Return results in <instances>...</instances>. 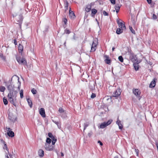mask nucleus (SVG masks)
Listing matches in <instances>:
<instances>
[{
  "label": "nucleus",
  "mask_w": 158,
  "mask_h": 158,
  "mask_svg": "<svg viewBox=\"0 0 158 158\" xmlns=\"http://www.w3.org/2000/svg\"><path fill=\"white\" fill-rule=\"evenodd\" d=\"M19 77L16 75H15L12 77L10 80H9L7 81H5L4 82L5 86L7 87L9 92L14 91V89L15 87L14 85L13 84V82H12L13 79H14L16 80V81H18V89L19 90H20L21 84V82L19 81Z\"/></svg>",
  "instance_id": "1"
},
{
  "label": "nucleus",
  "mask_w": 158,
  "mask_h": 158,
  "mask_svg": "<svg viewBox=\"0 0 158 158\" xmlns=\"http://www.w3.org/2000/svg\"><path fill=\"white\" fill-rule=\"evenodd\" d=\"M18 93L17 91L15 90L14 91L9 92L7 96L9 102L15 106H16V97Z\"/></svg>",
  "instance_id": "2"
},
{
  "label": "nucleus",
  "mask_w": 158,
  "mask_h": 158,
  "mask_svg": "<svg viewBox=\"0 0 158 158\" xmlns=\"http://www.w3.org/2000/svg\"><path fill=\"white\" fill-rule=\"evenodd\" d=\"M117 22L119 27L117 29L116 32L117 34H120L126 30V27L124 23L120 22L118 20H117Z\"/></svg>",
  "instance_id": "3"
},
{
  "label": "nucleus",
  "mask_w": 158,
  "mask_h": 158,
  "mask_svg": "<svg viewBox=\"0 0 158 158\" xmlns=\"http://www.w3.org/2000/svg\"><path fill=\"white\" fill-rule=\"evenodd\" d=\"M98 44V40L97 39H95L93 41L92 45L91 47V52H94L97 48V46Z\"/></svg>",
  "instance_id": "4"
},
{
  "label": "nucleus",
  "mask_w": 158,
  "mask_h": 158,
  "mask_svg": "<svg viewBox=\"0 0 158 158\" xmlns=\"http://www.w3.org/2000/svg\"><path fill=\"white\" fill-rule=\"evenodd\" d=\"M112 120L111 119L109 120L107 122H104L103 123H102L100 126V128L103 129L109 125L112 122Z\"/></svg>",
  "instance_id": "5"
},
{
  "label": "nucleus",
  "mask_w": 158,
  "mask_h": 158,
  "mask_svg": "<svg viewBox=\"0 0 158 158\" xmlns=\"http://www.w3.org/2000/svg\"><path fill=\"white\" fill-rule=\"evenodd\" d=\"M130 58L133 62L137 63V64H139L140 62V61L138 60L136 56L134 55L133 53L131 54Z\"/></svg>",
  "instance_id": "6"
},
{
  "label": "nucleus",
  "mask_w": 158,
  "mask_h": 158,
  "mask_svg": "<svg viewBox=\"0 0 158 158\" xmlns=\"http://www.w3.org/2000/svg\"><path fill=\"white\" fill-rule=\"evenodd\" d=\"M16 59L18 62L19 64H26V61L24 58H21L17 56H16Z\"/></svg>",
  "instance_id": "7"
},
{
  "label": "nucleus",
  "mask_w": 158,
  "mask_h": 158,
  "mask_svg": "<svg viewBox=\"0 0 158 158\" xmlns=\"http://www.w3.org/2000/svg\"><path fill=\"white\" fill-rule=\"evenodd\" d=\"M44 148L47 151H52L54 148V146L52 145H51L50 144H45L44 146Z\"/></svg>",
  "instance_id": "8"
},
{
  "label": "nucleus",
  "mask_w": 158,
  "mask_h": 158,
  "mask_svg": "<svg viewBox=\"0 0 158 158\" xmlns=\"http://www.w3.org/2000/svg\"><path fill=\"white\" fill-rule=\"evenodd\" d=\"M9 118L11 122H15L17 119L16 116L11 113H10L9 114Z\"/></svg>",
  "instance_id": "9"
},
{
  "label": "nucleus",
  "mask_w": 158,
  "mask_h": 158,
  "mask_svg": "<svg viewBox=\"0 0 158 158\" xmlns=\"http://www.w3.org/2000/svg\"><path fill=\"white\" fill-rule=\"evenodd\" d=\"M6 128L7 131V134L8 135L11 137H14L15 135L13 131H11L10 128L9 127H6Z\"/></svg>",
  "instance_id": "10"
},
{
  "label": "nucleus",
  "mask_w": 158,
  "mask_h": 158,
  "mask_svg": "<svg viewBox=\"0 0 158 158\" xmlns=\"http://www.w3.org/2000/svg\"><path fill=\"white\" fill-rule=\"evenodd\" d=\"M121 94V92L119 89L116 90L113 93L112 95L113 97H118Z\"/></svg>",
  "instance_id": "11"
},
{
  "label": "nucleus",
  "mask_w": 158,
  "mask_h": 158,
  "mask_svg": "<svg viewBox=\"0 0 158 158\" xmlns=\"http://www.w3.org/2000/svg\"><path fill=\"white\" fill-rule=\"evenodd\" d=\"M133 93L136 96H139L141 92L138 89H135L133 90Z\"/></svg>",
  "instance_id": "12"
},
{
  "label": "nucleus",
  "mask_w": 158,
  "mask_h": 158,
  "mask_svg": "<svg viewBox=\"0 0 158 158\" xmlns=\"http://www.w3.org/2000/svg\"><path fill=\"white\" fill-rule=\"evenodd\" d=\"M39 112L43 118L46 117L44 109V108H41L39 110Z\"/></svg>",
  "instance_id": "13"
},
{
  "label": "nucleus",
  "mask_w": 158,
  "mask_h": 158,
  "mask_svg": "<svg viewBox=\"0 0 158 158\" xmlns=\"http://www.w3.org/2000/svg\"><path fill=\"white\" fill-rule=\"evenodd\" d=\"M69 16L71 19H74L75 18L74 13L71 11L70 8L69 10Z\"/></svg>",
  "instance_id": "14"
},
{
  "label": "nucleus",
  "mask_w": 158,
  "mask_h": 158,
  "mask_svg": "<svg viewBox=\"0 0 158 158\" xmlns=\"http://www.w3.org/2000/svg\"><path fill=\"white\" fill-rule=\"evenodd\" d=\"M156 78H154V79L152 81L151 83H150L149 87L150 88H154L156 85Z\"/></svg>",
  "instance_id": "15"
},
{
  "label": "nucleus",
  "mask_w": 158,
  "mask_h": 158,
  "mask_svg": "<svg viewBox=\"0 0 158 158\" xmlns=\"http://www.w3.org/2000/svg\"><path fill=\"white\" fill-rule=\"evenodd\" d=\"M104 57L105 58L104 60L105 63L108 64H110V63L111 60L109 59V56L107 55H105L104 56Z\"/></svg>",
  "instance_id": "16"
},
{
  "label": "nucleus",
  "mask_w": 158,
  "mask_h": 158,
  "mask_svg": "<svg viewBox=\"0 0 158 158\" xmlns=\"http://www.w3.org/2000/svg\"><path fill=\"white\" fill-rule=\"evenodd\" d=\"M92 4L90 3L86 6L85 10L87 12H89L91 9Z\"/></svg>",
  "instance_id": "17"
},
{
  "label": "nucleus",
  "mask_w": 158,
  "mask_h": 158,
  "mask_svg": "<svg viewBox=\"0 0 158 158\" xmlns=\"http://www.w3.org/2000/svg\"><path fill=\"white\" fill-rule=\"evenodd\" d=\"M116 123L118 125L119 129L120 130H122L123 128V126L121 123V121L119 120L118 118Z\"/></svg>",
  "instance_id": "18"
},
{
  "label": "nucleus",
  "mask_w": 158,
  "mask_h": 158,
  "mask_svg": "<svg viewBox=\"0 0 158 158\" xmlns=\"http://www.w3.org/2000/svg\"><path fill=\"white\" fill-rule=\"evenodd\" d=\"M38 154L40 157H42L44 156V151L43 150L40 149L38 151Z\"/></svg>",
  "instance_id": "19"
},
{
  "label": "nucleus",
  "mask_w": 158,
  "mask_h": 158,
  "mask_svg": "<svg viewBox=\"0 0 158 158\" xmlns=\"http://www.w3.org/2000/svg\"><path fill=\"white\" fill-rule=\"evenodd\" d=\"M121 6L118 4H116L115 6V9L117 13H118L119 11Z\"/></svg>",
  "instance_id": "20"
},
{
  "label": "nucleus",
  "mask_w": 158,
  "mask_h": 158,
  "mask_svg": "<svg viewBox=\"0 0 158 158\" xmlns=\"http://www.w3.org/2000/svg\"><path fill=\"white\" fill-rule=\"evenodd\" d=\"M97 10L95 9H93L91 10V16L92 17L94 16L95 14L97 13Z\"/></svg>",
  "instance_id": "21"
},
{
  "label": "nucleus",
  "mask_w": 158,
  "mask_h": 158,
  "mask_svg": "<svg viewBox=\"0 0 158 158\" xmlns=\"http://www.w3.org/2000/svg\"><path fill=\"white\" fill-rule=\"evenodd\" d=\"M24 10V8H21L20 9V13L21 15H19V16L21 18V19H20V21H22L23 20V18H22V14H23V12Z\"/></svg>",
  "instance_id": "22"
},
{
  "label": "nucleus",
  "mask_w": 158,
  "mask_h": 158,
  "mask_svg": "<svg viewBox=\"0 0 158 158\" xmlns=\"http://www.w3.org/2000/svg\"><path fill=\"white\" fill-rule=\"evenodd\" d=\"M64 8H65V11H66L68 9L69 3L66 0L64 1Z\"/></svg>",
  "instance_id": "23"
},
{
  "label": "nucleus",
  "mask_w": 158,
  "mask_h": 158,
  "mask_svg": "<svg viewBox=\"0 0 158 158\" xmlns=\"http://www.w3.org/2000/svg\"><path fill=\"white\" fill-rule=\"evenodd\" d=\"M27 101L28 104L31 108L32 105V101L30 98H27Z\"/></svg>",
  "instance_id": "24"
},
{
  "label": "nucleus",
  "mask_w": 158,
  "mask_h": 158,
  "mask_svg": "<svg viewBox=\"0 0 158 158\" xmlns=\"http://www.w3.org/2000/svg\"><path fill=\"white\" fill-rule=\"evenodd\" d=\"M133 65L135 70L136 71L138 70L139 68L138 64H137V63H134Z\"/></svg>",
  "instance_id": "25"
},
{
  "label": "nucleus",
  "mask_w": 158,
  "mask_h": 158,
  "mask_svg": "<svg viewBox=\"0 0 158 158\" xmlns=\"http://www.w3.org/2000/svg\"><path fill=\"white\" fill-rule=\"evenodd\" d=\"M95 83H94L93 84L89 83V88L91 90L94 89L95 88L94 86V84Z\"/></svg>",
  "instance_id": "26"
},
{
  "label": "nucleus",
  "mask_w": 158,
  "mask_h": 158,
  "mask_svg": "<svg viewBox=\"0 0 158 158\" xmlns=\"http://www.w3.org/2000/svg\"><path fill=\"white\" fill-rule=\"evenodd\" d=\"M6 88L4 86H0V91L1 92H4Z\"/></svg>",
  "instance_id": "27"
},
{
  "label": "nucleus",
  "mask_w": 158,
  "mask_h": 158,
  "mask_svg": "<svg viewBox=\"0 0 158 158\" xmlns=\"http://www.w3.org/2000/svg\"><path fill=\"white\" fill-rule=\"evenodd\" d=\"M89 123L88 122H86L84 124V128L83 131L84 132L85 129H86V127H88L89 125Z\"/></svg>",
  "instance_id": "28"
},
{
  "label": "nucleus",
  "mask_w": 158,
  "mask_h": 158,
  "mask_svg": "<svg viewBox=\"0 0 158 158\" xmlns=\"http://www.w3.org/2000/svg\"><path fill=\"white\" fill-rule=\"evenodd\" d=\"M23 89H21L20 90V97L21 98H22L23 97Z\"/></svg>",
  "instance_id": "29"
},
{
  "label": "nucleus",
  "mask_w": 158,
  "mask_h": 158,
  "mask_svg": "<svg viewBox=\"0 0 158 158\" xmlns=\"http://www.w3.org/2000/svg\"><path fill=\"white\" fill-rule=\"evenodd\" d=\"M23 47L21 45H20L18 47L19 50V52H21L23 51Z\"/></svg>",
  "instance_id": "30"
},
{
  "label": "nucleus",
  "mask_w": 158,
  "mask_h": 158,
  "mask_svg": "<svg viewBox=\"0 0 158 158\" xmlns=\"http://www.w3.org/2000/svg\"><path fill=\"white\" fill-rule=\"evenodd\" d=\"M3 102L5 105H7L8 103V101L7 99L4 98L3 99Z\"/></svg>",
  "instance_id": "31"
},
{
  "label": "nucleus",
  "mask_w": 158,
  "mask_h": 158,
  "mask_svg": "<svg viewBox=\"0 0 158 158\" xmlns=\"http://www.w3.org/2000/svg\"><path fill=\"white\" fill-rule=\"evenodd\" d=\"M118 59L121 62H123V59L122 56H119L118 57Z\"/></svg>",
  "instance_id": "32"
},
{
  "label": "nucleus",
  "mask_w": 158,
  "mask_h": 158,
  "mask_svg": "<svg viewBox=\"0 0 158 158\" xmlns=\"http://www.w3.org/2000/svg\"><path fill=\"white\" fill-rule=\"evenodd\" d=\"M51 140L50 138H47L46 140V144H50L51 142Z\"/></svg>",
  "instance_id": "33"
},
{
  "label": "nucleus",
  "mask_w": 158,
  "mask_h": 158,
  "mask_svg": "<svg viewBox=\"0 0 158 158\" xmlns=\"http://www.w3.org/2000/svg\"><path fill=\"white\" fill-rule=\"evenodd\" d=\"M4 147H3L4 149H6V150L7 151V152L9 153V149L7 148V146L6 143H4Z\"/></svg>",
  "instance_id": "34"
},
{
  "label": "nucleus",
  "mask_w": 158,
  "mask_h": 158,
  "mask_svg": "<svg viewBox=\"0 0 158 158\" xmlns=\"http://www.w3.org/2000/svg\"><path fill=\"white\" fill-rule=\"evenodd\" d=\"M129 29H130L131 31V32L132 33H133L134 34H135V30L133 29V28H132V27H131L130 26Z\"/></svg>",
  "instance_id": "35"
},
{
  "label": "nucleus",
  "mask_w": 158,
  "mask_h": 158,
  "mask_svg": "<svg viewBox=\"0 0 158 158\" xmlns=\"http://www.w3.org/2000/svg\"><path fill=\"white\" fill-rule=\"evenodd\" d=\"M31 92L33 94H35L37 92L36 90L34 88H33L31 90Z\"/></svg>",
  "instance_id": "36"
},
{
  "label": "nucleus",
  "mask_w": 158,
  "mask_h": 158,
  "mask_svg": "<svg viewBox=\"0 0 158 158\" xmlns=\"http://www.w3.org/2000/svg\"><path fill=\"white\" fill-rule=\"evenodd\" d=\"M64 33L67 34H69L70 33V32L69 30L67 29H66L64 30Z\"/></svg>",
  "instance_id": "37"
},
{
  "label": "nucleus",
  "mask_w": 158,
  "mask_h": 158,
  "mask_svg": "<svg viewBox=\"0 0 158 158\" xmlns=\"http://www.w3.org/2000/svg\"><path fill=\"white\" fill-rule=\"evenodd\" d=\"M59 111L60 113H62L64 112V110L62 108H60L59 109Z\"/></svg>",
  "instance_id": "38"
},
{
  "label": "nucleus",
  "mask_w": 158,
  "mask_h": 158,
  "mask_svg": "<svg viewBox=\"0 0 158 158\" xmlns=\"http://www.w3.org/2000/svg\"><path fill=\"white\" fill-rule=\"evenodd\" d=\"M96 97V95L95 94L93 93L91 96V98H95Z\"/></svg>",
  "instance_id": "39"
},
{
  "label": "nucleus",
  "mask_w": 158,
  "mask_h": 158,
  "mask_svg": "<svg viewBox=\"0 0 158 158\" xmlns=\"http://www.w3.org/2000/svg\"><path fill=\"white\" fill-rule=\"evenodd\" d=\"M135 152L136 153L137 156H139V152L138 149H135Z\"/></svg>",
  "instance_id": "40"
},
{
  "label": "nucleus",
  "mask_w": 158,
  "mask_h": 158,
  "mask_svg": "<svg viewBox=\"0 0 158 158\" xmlns=\"http://www.w3.org/2000/svg\"><path fill=\"white\" fill-rule=\"evenodd\" d=\"M48 136L50 138H53V135L51 133H49L48 134Z\"/></svg>",
  "instance_id": "41"
},
{
  "label": "nucleus",
  "mask_w": 158,
  "mask_h": 158,
  "mask_svg": "<svg viewBox=\"0 0 158 158\" xmlns=\"http://www.w3.org/2000/svg\"><path fill=\"white\" fill-rule=\"evenodd\" d=\"M111 3L113 4H115V0H109Z\"/></svg>",
  "instance_id": "42"
},
{
  "label": "nucleus",
  "mask_w": 158,
  "mask_h": 158,
  "mask_svg": "<svg viewBox=\"0 0 158 158\" xmlns=\"http://www.w3.org/2000/svg\"><path fill=\"white\" fill-rule=\"evenodd\" d=\"M93 134L92 131H91L88 133V136L89 137H90Z\"/></svg>",
  "instance_id": "43"
},
{
  "label": "nucleus",
  "mask_w": 158,
  "mask_h": 158,
  "mask_svg": "<svg viewBox=\"0 0 158 158\" xmlns=\"http://www.w3.org/2000/svg\"><path fill=\"white\" fill-rule=\"evenodd\" d=\"M103 15L105 16L108 15V13L105 11H103Z\"/></svg>",
  "instance_id": "44"
},
{
  "label": "nucleus",
  "mask_w": 158,
  "mask_h": 158,
  "mask_svg": "<svg viewBox=\"0 0 158 158\" xmlns=\"http://www.w3.org/2000/svg\"><path fill=\"white\" fill-rule=\"evenodd\" d=\"M57 141V139H56L55 140H52V145H54Z\"/></svg>",
  "instance_id": "45"
},
{
  "label": "nucleus",
  "mask_w": 158,
  "mask_h": 158,
  "mask_svg": "<svg viewBox=\"0 0 158 158\" xmlns=\"http://www.w3.org/2000/svg\"><path fill=\"white\" fill-rule=\"evenodd\" d=\"M152 18L154 19H156L157 18V16L154 14L153 15Z\"/></svg>",
  "instance_id": "46"
},
{
  "label": "nucleus",
  "mask_w": 158,
  "mask_h": 158,
  "mask_svg": "<svg viewBox=\"0 0 158 158\" xmlns=\"http://www.w3.org/2000/svg\"><path fill=\"white\" fill-rule=\"evenodd\" d=\"M52 121L54 123H55L56 124L58 127H59V123L57 122H56V121H54V120H52Z\"/></svg>",
  "instance_id": "47"
},
{
  "label": "nucleus",
  "mask_w": 158,
  "mask_h": 158,
  "mask_svg": "<svg viewBox=\"0 0 158 158\" xmlns=\"http://www.w3.org/2000/svg\"><path fill=\"white\" fill-rule=\"evenodd\" d=\"M63 21H64V23H65V24H66V23H67V20L65 18V19H64Z\"/></svg>",
  "instance_id": "48"
},
{
  "label": "nucleus",
  "mask_w": 158,
  "mask_h": 158,
  "mask_svg": "<svg viewBox=\"0 0 158 158\" xmlns=\"http://www.w3.org/2000/svg\"><path fill=\"white\" fill-rule=\"evenodd\" d=\"M5 156L6 158H9L8 156V155L7 153L6 152L5 154Z\"/></svg>",
  "instance_id": "49"
},
{
  "label": "nucleus",
  "mask_w": 158,
  "mask_h": 158,
  "mask_svg": "<svg viewBox=\"0 0 158 158\" xmlns=\"http://www.w3.org/2000/svg\"><path fill=\"white\" fill-rule=\"evenodd\" d=\"M98 143H99L101 146H102L103 145L102 143L100 141H98Z\"/></svg>",
  "instance_id": "50"
},
{
  "label": "nucleus",
  "mask_w": 158,
  "mask_h": 158,
  "mask_svg": "<svg viewBox=\"0 0 158 158\" xmlns=\"http://www.w3.org/2000/svg\"><path fill=\"white\" fill-rule=\"evenodd\" d=\"M7 154H8V155H9V156H10V158H12V155H11V154H10V153H8L7 152Z\"/></svg>",
  "instance_id": "51"
},
{
  "label": "nucleus",
  "mask_w": 158,
  "mask_h": 158,
  "mask_svg": "<svg viewBox=\"0 0 158 158\" xmlns=\"http://www.w3.org/2000/svg\"><path fill=\"white\" fill-rule=\"evenodd\" d=\"M147 1L149 4H151L152 2V0H147Z\"/></svg>",
  "instance_id": "52"
},
{
  "label": "nucleus",
  "mask_w": 158,
  "mask_h": 158,
  "mask_svg": "<svg viewBox=\"0 0 158 158\" xmlns=\"http://www.w3.org/2000/svg\"><path fill=\"white\" fill-rule=\"evenodd\" d=\"M14 43L15 45H16L17 44V43L16 42V40H14Z\"/></svg>",
  "instance_id": "53"
},
{
  "label": "nucleus",
  "mask_w": 158,
  "mask_h": 158,
  "mask_svg": "<svg viewBox=\"0 0 158 158\" xmlns=\"http://www.w3.org/2000/svg\"><path fill=\"white\" fill-rule=\"evenodd\" d=\"M52 140H55L56 139L55 138V137L53 136V138H51Z\"/></svg>",
  "instance_id": "54"
},
{
  "label": "nucleus",
  "mask_w": 158,
  "mask_h": 158,
  "mask_svg": "<svg viewBox=\"0 0 158 158\" xmlns=\"http://www.w3.org/2000/svg\"><path fill=\"white\" fill-rule=\"evenodd\" d=\"M156 145L157 148V150L158 149V143L156 142Z\"/></svg>",
  "instance_id": "55"
},
{
  "label": "nucleus",
  "mask_w": 158,
  "mask_h": 158,
  "mask_svg": "<svg viewBox=\"0 0 158 158\" xmlns=\"http://www.w3.org/2000/svg\"><path fill=\"white\" fill-rule=\"evenodd\" d=\"M61 156H64V154L63 152H61Z\"/></svg>",
  "instance_id": "56"
},
{
  "label": "nucleus",
  "mask_w": 158,
  "mask_h": 158,
  "mask_svg": "<svg viewBox=\"0 0 158 158\" xmlns=\"http://www.w3.org/2000/svg\"><path fill=\"white\" fill-rule=\"evenodd\" d=\"M17 15V14H15V15L13 14V17H15Z\"/></svg>",
  "instance_id": "57"
},
{
  "label": "nucleus",
  "mask_w": 158,
  "mask_h": 158,
  "mask_svg": "<svg viewBox=\"0 0 158 158\" xmlns=\"http://www.w3.org/2000/svg\"><path fill=\"white\" fill-rule=\"evenodd\" d=\"M114 158H118V156H115Z\"/></svg>",
  "instance_id": "58"
},
{
  "label": "nucleus",
  "mask_w": 158,
  "mask_h": 158,
  "mask_svg": "<svg viewBox=\"0 0 158 158\" xmlns=\"http://www.w3.org/2000/svg\"><path fill=\"white\" fill-rule=\"evenodd\" d=\"M115 49V48L114 47H113V48H112V51H114Z\"/></svg>",
  "instance_id": "59"
},
{
  "label": "nucleus",
  "mask_w": 158,
  "mask_h": 158,
  "mask_svg": "<svg viewBox=\"0 0 158 158\" xmlns=\"http://www.w3.org/2000/svg\"><path fill=\"white\" fill-rule=\"evenodd\" d=\"M2 56V54L0 53V56L1 57Z\"/></svg>",
  "instance_id": "60"
}]
</instances>
